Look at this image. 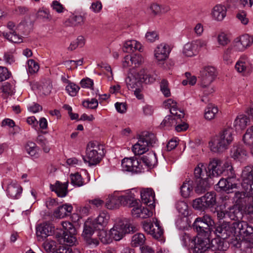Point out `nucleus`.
Masks as SVG:
<instances>
[{"label": "nucleus", "instance_id": "9b49d317", "mask_svg": "<svg viewBox=\"0 0 253 253\" xmlns=\"http://www.w3.org/2000/svg\"><path fill=\"white\" fill-rule=\"evenodd\" d=\"M132 231V227L128 220L126 218L118 219L115 222L113 227L109 230L112 237L115 241H119L123 238L126 234Z\"/></svg>", "mask_w": 253, "mask_h": 253}, {"label": "nucleus", "instance_id": "5fc2aeb1", "mask_svg": "<svg viewBox=\"0 0 253 253\" xmlns=\"http://www.w3.org/2000/svg\"><path fill=\"white\" fill-rule=\"evenodd\" d=\"M68 84L66 86V90L68 94L71 96H75L80 89V87L74 83L67 81Z\"/></svg>", "mask_w": 253, "mask_h": 253}, {"label": "nucleus", "instance_id": "393cba45", "mask_svg": "<svg viewBox=\"0 0 253 253\" xmlns=\"http://www.w3.org/2000/svg\"><path fill=\"white\" fill-rule=\"evenodd\" d=\"M142 202L150 207V208H154L155 205V193L152 189L147 188L143 189L140 192Z\"/></svg>", "mask_w": 253, "mask_h": 253}, {"label": "nucleus", "instance_id": "1a4fd4ad", "mask_svg": "<svg viewBox=\"0 0 253 253\" xmlns=\"http://www.w3.org/2000/svg\"><path fill=\"white\" fill-rule=\"evenodd\" d=\"M216 77V69L211 66L203 67L200 71L199 78L200 84L202 87L208 89L206 94L211 93L214 91L213 87L210 85Z\"/></svg>", "mask_w": 253, "mask_h": 253}, {"label": "nucleus", "instance_id": "a211bd4d", "mask_svg": "<svg viewBox=\"0 0 253 253\" xmlns=\"http://www.w3.org/2000/svg\"><path fill=\"white\" fill-rule=\"evenodd\" d=\"M54 227L51 224L44 222L39 224L36 228V235L39 241H43L48 236L52 234Z\"/></svg>", "mask_w": 253, "mask_h": 253}, {"label": "nucleus", "instance_id": "2f4dec72", "mask_svg": "<svg viewBox=\"0 0 253 253\" xmlns=\"http://www.w3.org/2000/svg\"><path fill=\"white\" fill-rule=\"evenodd\" d=\"M249 121V118L245 115L241 114L237 116L233 124L235 130L240 131L244 129L247 126Z\"/></svg>", "mask_w": 253, "mask_h": 253}, {"label": "nucleus", "instance_id": "ddd939ff", "mask_svg": "<svg viewBox=\"0 0 253 253\" xmlns=\"http://www.w3.org/2000/svg\"><path fill=\"white\" fill-rule=\"evenodd\" d=\"M216 194L214 192H207L204 196L193 202V207L198 210H204L213 207L216 204Z\"/></svg>", "mask_w": 253, "mask_h": 253}, {"label": "nucleus", "instance_id": "864d4df0", "mask_svg": "<svg viewBox=\"0 0 253 253\" xmlns=\"http://www.w3.org/2000/svg\"><path fill=\"white\" fill-rule=\"evenodd\" d=\"M183 54L187 57H192L197 55L198 53L194 48L191 42L185 44L183 49Z\"/></svg>", "mask_w": 253, "mask_h": 253}, {"label": "nucleus", "instance_id": "f03ea898", "mask_svg": "<svg viewBox=\"0 0 253 253\" xmlns=\"http://www.w3.org/2000/svg\"><path fill=\"white\" fill-rule=\"evenodd\" d=\"M233 132L232 128H226L211 138L209 142L211 151L214 153H221L226 150L233 141Z\"/></svg>", "mask_w": 253, "mask_h": 253}, {"label": "nucleus", "instance_id": "6e6552de", "mask_svg": "<svg viewBox=\"0 0 253 253\" xmlns=\"http://www.w3.org/2000/svg\"><path fill=\"white\" fill-rule=\"evenodd\" d=\"M103 155V146L97 142L91 141L87 145L86 155L83 159L90 166L95 165L100 162Z\"/></svg>", "mask_w": 253, "mask_h": 253}, {"label": "nucleus", "instance_id": "bb28decb", "mask_svg": "<svg viewBox=\"0 0 253 253\" xmlns=\"http://www.w3.org/2000/svg\"><path fill=\"white\" fill-rule=\"evenodd\" d=\"M109 219V214L107 212L102 211L95 218L92 220L93 227L96 228V230L104 229L108 224Z\"/></svg>", "mask_w": 253, "mask_h": 253}, {"label": "nucleus", "instance_id": "e2e57ef3", "mask_svg": "<svg viewBox=\"0 0 253 253\" xmlns=\"http://www.w3.org/2000/svg\"><path fill=\"white\" fill-rule=\"evenodd\" d=\"M27 64L28 70L30 73H35L39 70V66L34 60L30 59L28 61Z\"/></svg>", "mask_w": 253, "mask_h": 253}, {"label": "nucleus", "instance_id": "774afa93", "mask_svg": "<svg viewBox=\"0 0 253 253\" xmlns=\"http://www.w3.org/2000/svg\"><path fill=\"white\" fill-rule=\"evenodd\" d=\"M131 64H133L135 67L140 65L143 61V57L140 54H134L131 56Z\"/></svg>", "mask_w": 253, "mask_h": 253}, {"label": "nucleus", "instance_id": "cd10ccee", "mask_svg": "<svg viewBox=\"0 0 253 253\" xmlns=\"http://www.w3.org/2000/svg\"><path fill=\"white\" fill-rule=\"evenodd\" d=\"M165 108L169 109L170 114L177 117L178 119L183 118L184 113L179 109L177 106V103L174 100L170 98L164 102Z\"/></svg>", "mask_w": 253, "mask_h": 253}, {"label": "nucleus", "instance_id": "0eeeda50", "mask_svg": "<svg viewBox=\"0 0 253 253\" xmlns=\"http://www.w3.org/2000/svg\"><path fill=\"white\" fill-rule=\"evenodd\" d=\"M235 231V241L231 244L236 248H240L241 241L246 237L253 235V226L245 221H236L233 222Z\"/></svg>", "mask_w": 253, "mask_h": 253}, {"label": "nucleus", "instance_id": "f8f14e48", "mask_svg": "<svg viewBox=\"0 0 253 253\" xmlns=\"http://www.w3.org/2000/svg\"><path fill=\"white\" fill-rule=\"evenodd\" d=\"M235 231L233 228V222L230 223L228 222H223L217 225L215 229L214 233L220 239L225 246L227 247L226 243L223 241V239L231 238L229 242L235 241Z\"/></svg>", "mask_w": 253, "mask_h": 253}, {"label": "nucleus", "instance_id": "473e14b6", "mask_svg": "<svg viewBox=\"0 0 253 253\" xmlns=\"http://www.w3.org/2000/svg\"><path fill=\"white\" fill-rule=\"evenodd\" d=\"M242 207L237 205H234L228 209L226 211L227 215L231 219L239 220L243 217Z\"/></svg>", "mask_w": 253, "mask_h": 253}, {"label": "nucleus", "instance_id": "a18cd8bd", "mask_svg": "<svg viewBox=\"0 0 253 253\" xmlns=\"http://www.w3.org/2000/svg\"><path fill=\"white\" fill-rule=\"evenodd\" d=\"M99 231L98 234V236L99 238L100 241L104 244H109L112 242V239H113L112 237L111 234L104 229H101V230H99Z\"/></svg>", "mask_w": 253, "mask_h": 253}, {"label": "nucleus", "instance_id": "680f3d73", "mask_svg": "<svg viewBox=\"0 0 253 253\" xmlns=\"http://www.w3.org/2000/svg\"><path fill=\"white\" fill-rule=\"evenodd\" d=\"M236 17L243 25H246L249 23V20L247 17V13L244 10L239 11Z\"/></svg>", "mask_w": 253, "mask_h": 253}, {"label": "nucleus", "instance_id": "f3484780", "mask_svg": "<svg viewBox=\"0 0 253 253\" xmlns=\"http://www.w3.org/2000/svg\"><path fill=\"white\" fill-rule=\"evenodd\" d=\"M226 176H227V178L220 179L216 185V188L229 193L230 190L237 187L238 179L236 177L234 171Z\"/></svg>", "mask_w": 253, "mask_h": 253}, {"label": "nucleus", "instance_id": "13d9d810", "mask_svg": "<svg viewBox=\"0 0 253 253\" xmlns=\"http://www.w3.org/2000/svg\"><path fill=\"white\" fill-rule=\"evenodd\" d=\"M61 224L64 231H61L60 233L76 234V229L71 222L69 221H63Z\"/></svg>", "mask_w": 253, "mask_h": 253}, {"label": "nucleus", "instance_id": "2eb2a0df", "mask_svg": "<svg viewBox=\"0 0 253 253\" xmlns=\"http://www.w3.org/2000/svg\"><path fill=\"white\" fill-rule=\"evenodd\" d=\"M122 168L123 171L136 173H140L144 169L143 165L134 157L123 159L122 161Z\"/></svg>", "mask_w": 253, "mask_h": 253}, {"label": "nucleus", "instance_id": "f257e3e1", "mask_svg": "<svg viewBox=\"0 0 253 253\" xmlns=\"http://www.w3.org/2000/svg\"><path fill=\"white\" fill-rule=\"evenodd\" d=\"M192 243L194 244V253H204L206 251L213 252L216 250H225L228 248V247L224 245L220 239L214 238L210 241L209 237L197 236L194 240H192Z\"/></svg>", "mask_w": 253, "mask_h": 253}, {"label": "nucleus", "instance_id": "58836bf2", "mask_svg": "<svg viewBox=\"0 0 253 253\" xmlns=\"http://www.w3.org/2000/svg\"><path fill=\"white\" fill-rule=\"evenodd\" d=\"M193 182L190 180L185 181L180 187L181 195L184 198L189 197L193 192Z\"/></svg>", "mask_w": 253, "mask_h": 253}, {"label": "nucleus", "instance_id": "8fccbe9b", "mask_svg": "<svg viewBox=\"0 0 253 253\" xmlns=\"http://www.w3.org/2000/svg\"><path fill=\"white\" fill-rule=\"evenodd\" d=\"M145 240L144 234L142 233H137L132 237L131 244L134 247L141 246L144 244Z\"/></svg>", "mask_w": 253, "mask_h": 253}, {"label": "nucleus", "instance_id": "09e8293b", "mask_svg": "<svg viewBox=\"0 0 253 253\" xmlns=\"http://www.w3.org/2000/svg\"><path fill=\"white\" fill-rule=\"evenodd\" d=\"M191 42L194 46V49L195 48L198 53H199L202 49L206 48L208 45V41L202 38L193 40Z\"/></svg>", "mask_w": 253, "mask_h": 253}, {"label": "nucleus", "instance_id": "412c9836", "mask_svg": "<svg viewBox=\"0 0 253 253\" xmlns=\"http://www.w3.org/2000/svg\"><path fill=\"white\" fill-rule=\"evenodd\" d=\"M7 27L10 30L9 33L2 32L0 35L7 39L8 41L14 43H20L22 42V37L17 34L16 30L17 28L12 22H9L7 24Z\"/></svg>", "mask_w": 253, "mask_h": 253}, {"label": "nucleus", "instance_id": "ea45409f", "mask_svg": "<svg viewBox=\"0 0 253 253\" xmlns=\"http://www.w3.org/2000/svg\"><path fill=\"white\" fill-rule=\"evenodd\" d=\"M52 89V84L49 80L42 83L38 86V93L45 96L49 95Z\"/></svg>", "mask_w": 253, "mask_h": 253}, {"label": "nucleus", "instance_id": "69168bd1", "mask_svg": "<svg viewBox=\"0 0 253 253\" xmlns=\"http://www.w3.org/2000/svg\"><path fill=\"white\" fill-rule=\"evenodd\" d=\"M83 105L84 107L93 109L98 106V103L97 99L92 98L90 100L84 101Z\"/></svg>", "mask_w": 253, "mask_h": 253}, {"label": "nucleus", "instance_id": "0e129e2a", "mask_svg": "<svg viewBox=\"0 0 253 253\" xmlns=\"http://www.w3.org/2000/svg\"><path fill=\"white\" fill-rule=\"evenodd\" d=\"M217 40L218 44L222 46H225L229 42L227 35L224 33L218 34Z\"/></svg>", "mask_w": 253, "mask_h": 253}, {"label": "nucleus", "instance_id": "5701e85b", "mask_svg": "<svg viewBox=\"0 0 253 253\" xmlns=\"http://www.w3.org/2000/svg\"><path fill=\"white\" fill-rule=\"evenodd\" d=\"M235 68L240 73L250 72L252 67L248 57L245 55L241 56L235 64Z\"/></svg>", "mask_w": 253, "mask_h": 253}, {"label": "nucleus", "instance_id": "603ef678", "mask_svg": "<svg viewBox=\"0 0 253 253\" xmlns=\"http://www.w3.org/2000/svg\"><path fill=\"white\" fill-rule=\"evenodd\" d=\"M243 140L246 145L253 146V126L247 129L246 133L243 136Z\"/></svg>", "mask_w": 253, "mask_h": 253}, {"label": "nucleus", "instance_id": "e433bc0d", "mask_svg": "<svg viewBox=\"0 0 253 253\" xmlns=\"http://www.w3.org/2000/svg\"><path fill=\"white\" fill-rule=\"evenodd\" d=\"M141 44L135 40H129L125 42L124 44L123 50L126 52H133L135 50L141 51Z\"/></svg>", "mask_w": 253, "mask_h": 253}, {"label": "nucleus", "instance_id": "6e6d98bb", "mask_svg": "<svg viewBox=\"0 0 253 253\" xmlns=\"http://www.w3.org/2000/svg\"><path fill=\"white\" fill-rule=\"evenodd\" d=\"M176 208L178 211L184 217L188 214V205L185 202H177L176 204Z\"/></svg>", "mask_w": 253, "mask_h": 253}, {"label": "nucleus", "instance_id": "aec40b11", "mask_svg": "<svg viewBox=\"0 0 253 253\" xmlns=\"http://www.w3.org/2000/svg\"><path fill=\"white\" fill-rule=\"evenodd\" d=\"M169 45L166 43L158 44L154 50V57L158 61H163L168 58L171 51Z\"/></svg>", "mask_w": 253, "mask_h": 253}, {"label": "nucleus", "instance_id": "a19ab883", "mask_svg": "<svg viewBox=\"0 0 253 253\" xmlns=\"http://www.w3.org/2000/svg\"><path fill=\"white\" fill-rule=\"evenodd\" d=\"M96 229L93 227L92 219H88L84 224V229L83 236L84 238L91 237L94 233V230Z\"/></svg>", "mask_w": 253, "mask_h": 253}, {"label": "nucleus", "instance_id": "f704fd0d", "mask_svg": "<svg viewBox=\"0 0 253 253\" xmlns=\"http://www.w3.org/2000/svg\"><path fill=\"white\" fill-rule=\"evenodd\" d=\"M139 161L142 165L148 168L154 166L157 162V159L156 154L150 152L146 155L143 156Z\"/></svg>", "mask_w": 253, "mask_h": 253}, {"label": "nucleus", "instance_id": "338daca9", "mask_svg": "<svg viewBox=\"0 0 253 253\" xmlns=\"http://www.w3.org/2000/svg\"><path fill=\"white\" fill-rule=\"evenodd\" d=\"M10 78V73L6 68L0 66V82L4 81Z\"/></svg>", "mask_w": 253, "mask_h": 253}, {"label": "nucleus", "instance_id": "9d476101", "mask_svg": "<svg viewBox=\"0 0 253 253\" xmlns=\"http://www.w3.org/2000/svg\"><path fill=\"white\" fill-rule=\"evenodd\" d=\"M214 222L211 216L205 214L196 218L193 224V228L198 233V236L209 237L212 230Z\"/></svg>", "mask_w": 253, "mask_h": 253}, {"label": "nucleus", "instance_id": "4c0bfd02", "mask_svg": "<svg viewBox=\"0 0 253 253\" xmlns=\"http://www.w3.org/2000/svg\"><path fill=\"white\" fill-rule=\"evenodd\" d=\"M243 188L245 190V192H236L234 197V201L236 203L235 205H239L242 207H244L245 206L247 196H253V195H250L243 187Z\"/></svg>", "mask_w": 253, "mask_h": 253}, {"label": "nucleus", "instance_id": "c756f323", "mask_svg": "<svg viewBox=\"0 0 253 253\" xmlns=\"http://www.w3.org/2000/svg\"><path fill=\"white\" fill-rule=\"evenodd\" d=\"M227 9L224 5L222 4H216L211 11L212 18L217 21H221L226 15Z\"/></svg>", "mask_w": 253, "mask_h": 253}, {"label": "nucleus", "instance_id": "dca6fc26", "mask_svg": "<svg viewBox=\"0 0 253 253\" xmlns=\"http://www.w3.org/2000/svg\"><path fill=\"white\" fill-rule=\"evenodd\" d=\"M242 186L250 195H253V166L244 168L242 173Z\"/></svg>", "mask_w": 253, "mask_h": 253}, {"label": "nucleus", "instance_id": "49530a36", "mask_svg": "<svg viewBox=\"0 0 253 253\" xmlns=\"http://www.w3.org/2000/svg\"><path fill=\"white\" fill-rule=\"evenodd\" d=\"M234 52H235L234 49L230 45L224 50L222 55V59L225 64H230L233 62L232 55Z\"/></svg>", "mask_w": 253, "mask_h": 253}, {"label": "nucleus", "instance_id": "7ed1b4c3", "mask_svg": "<svg viewBox=\"0 0 253 253\" xmlns=\"http://www.w3.org/2000/svg\"><path fill=\"white\" fill-rule=\"evenodd\" d=\"M155 80L156 77L148 74L147 71L144 69H141L139 72L132 69L128 73L126 79V83L127 88L130 90L140 86L142 83L151 84Z\"/></svg>", "mask_w": 253, "mask_h": 253}, {"label": "nucleus", "instance_id": "4be33fe9", "mask_svg": "<svg viewBox=\"0 0 253 253\" xmlns=\"http://www.w3.org/2000/svg\"><path fill=\"white\" fill-rule=\"evenodd\" d=\"M153 221L155 222L156 227H157V231L153 230L154 226L151 222L144 221L143 223V228L145 232L152 235L154 238L159 239L163 234V230L161 228L159 221L156 219L155 221L154 220Z\"/></svg>", "mask_w": 253, "mask_h": 253}, {"label": "nucleus", "instance_id": "bf43d9fd", "mask_svg": "<svg viewBox=\"0 0 253 253\" xmlns=\"http://www.w3.org/2000/svg\"><path fill=\"white\" fill-rule=\"evenodd\" d=\"M37 16L38 18L42 19L43 21H49L51 19L49 11L44 8L39 10Z\"/></svg>", "mask_w": 253, "mask_h": 253}, {"label": "nucleus", "instance_id": "7c9ffc66", "mask_svg": "<svg viewBox=\"0 0 253 253\" xmlns=\"http://www.w3.org/2000/svg\"><path fill=\"white\" fill-rule=\"evenodd\" d=\"M75 234L65 233H57L56 236L60 244H64L67 246H71L75 245L77 239Z\"/></svg>", "mask_w": 253, "mask_h": 253}, {"label": "nucleus", "instance_id": "37998d69", "mask_svg": "<svg viewBox=\"0 0 253 253\" xmlns=\"http://www.w3.org/2000/svg\"><path fill=\"white\" fill-rule=\"evenodd\" d=\"M207 171L206 167L203 163L199 164L194 169V176L196 179L205 178L206 177Z\"/></svg>", "mask_w": 253, "mask_h": 253}, {"label": "nucleus", "instance_id": "79ce46f5", "mask_svg": "<svg viewBox=\"0 0 253 253\" xmlns=\"http://www.w3.org/2000/svg\"><path fill=\"white\" fill-rule=\"evenodd\" d=\"M179 121H181V119H178L177 117L171 114L167 116L161 125L163 126L170 127L176 125L179 123Z\"/></svg>", "mask_w": 253, "mask_h": 253}, {"label": "nucleus", "instance_id": "72a5a7b5", "mask_svg": "<svg viewBox=\"0 0 253 253\" xmlns=\"http://www.w3.org/2000/svg\"><path fill=\"white\" fill-rule=\"evenodd\" d=\"M209 178L210 177L206 175L205 178L196 179L195 190L197 194H201L208 190L210 186Z\"/></svg>", "mask_w": 253, "mask_h": 253}, {"label": "nucleus", "instance_id": "b1692460", "mask_svg": "<svg viewBox=\"0 0 253 253\" xmlns=\"http://www.w3.org/2000/svg\"><path fill=\"white\" fill-rule=\"evenodd\" d=\"M22 192L21 186L16 181H11L7 184L6 193L9 198L18 199L20 197Z\"/></svg>", "mask_w": 253, "mask_h": 253}, {"label": "nucleus", "instance_id": "de8ad7c7", "mask_svg": "<svg viewBox=\"0 0 253 253\" xmlns=\"http://www.w3.org/2000/svg\"><path fill=\"white\" fill-rule=\"evenodd\" d=\"M70 179L71 184L75 187H81L85 184L82 176L78 172L71 174Z\"/></svg>", "mask_w": 253, "mask_h": 253}, {"label": "nucleus", "instance_id": "c85d7f7f", "mask_svg": "<svg viewBox=\"0 0 253 253\" xmlns=\"http://www.w3.org/2000/svg\"><path fill=\"white\" fill-rule=\"evenodd\" d=\"M68 182L61 183L57 181L54 184H50V189L54 191L58 197H64L68 193Z\"/></svg>", "mask_w": 253, "mask_h": 253}, {"label": "nucleus", "instance_id": "c9c22d12", "mask_svg": "<svg viewBox=\"0 0 253 253\" xmlns=\"http://www.w3.org/2000/svg\"><path fill=\"white\" fill-rule=\"evenodd\" d=\"M73 210V207L69 204L59 206L54 211V215L59 218H62L70 214Z\"/></svg>", "mask_w": 253, "mask_h": 253}, {"label": "nucleus", "instance_id": "423d86ee", "mask_svg": "<svg viewBox=\"0 0 253 253\" xmlns=\"http://www.w3.org/2000/svg\"><path fill=\"white\" fill-rule=\"evenodd\" d=\"M157 139L154 133L144 131L140 135L138 141L133 145L132 150L135 155H140L148 151L149 147H154Z\"/></svg>", "mask_w": 253, "mask_h": 253}, {"label": "nucleus", "instance_id": "052dcab7", "mask_svg": "<svg viewBox=\"0 0 253 253\" xmlns=\"http://www.w3.org/2000/svg\"><path fill=\"white\" fill-rule=\"evenodd\" d=\"M161 91L164 95L166 97L170 96V91L169 87L168 82L165 80H163L160 84Z\"/></svg>", "mask_w": 253, "mask_h": 253}, {"label": "nucleus", "instance_id": "6ab92c4d", "mask_svg": "<svg viewBox=\"0 0 253 253\" xmlns=\"http://www.w3.org/2000/svg\"><path fill=\"white\" fill-rule=\"evenodd\" d=\"M128 191L119 196H117L115 193L108 195L105 200V207L109 210H114L119 208L121 205L124 206V204L122 202V198L124 197L127 198Z\"/></svg>", "mask_w": 253, "mask_h": 253}, {"label": "nucleus", "instance_id": "4468645a", "mask_svg": "<svg viewBox=\"0 0 253 253\" xmlns=\"http://www.w3.org/2000/svg\"><path fill=\"white\" fill-rule=\"evenodd\" d=\"M253 43V36L244 34L235 38L230 46L235 52H243Z\"/></svg>", "mask_w": 253, "mask_h": 253}, {"label": "nucleus", "instance_id": "c03bdc74", "mask_svg": "<svg viewBox=\"0 0 253 253\" xmlns=\"http://www.w3.org/2000/svg\"><path fill=\"white\" fill-rule=\"evenodd\" d=\"M218 112V109L216 106L209 105L205 110V118L207 120L214 119Z\"/></svg>", "mask_w": 253, "mask_h": 253}, {"label": "nucleus", "instance_id": "39448f33", "mask_svg": "<svg viewBox=\"0 0 253 253\" xmlns=\"http://www.w3.org/2000/svg\"><path fill=\"white\" fill-rule=\"evenodd\" d=\"M234 171L230 162L226 161L223 163L221 160L214 158L210 161L207 176L210 178L217 177L221 174L226 175Z\"/></svg>", "mask_w": 253, "mask_h": 253}, {"label": "nucleus", "instance_id": "a878e982", "mask_svg": "<svg viewBox=\"0 0 253 253\" xmlns=\"http://www.w3.org/2000/svg\"><path fill=\"white\" fill-rule=\"evenodd\" d=\"M230 156L234 160L242 162L246 159L247 153L242 145L236 144L231 148Z\"/></svg>", "mask_w": 253, "mask_h": 253}, {"label": "nucleus", "instance_id": "3c124183", "mask_svg": "<svg viewBox=\"0 0 253 253\" xmlns=\"http://www.w3.org/2000/svg\"><path fill=\"white\" fill-rule=\"evenodd\" d=\"M26 150L31 157L37 158L38 157V148L36 144L33 142H28L25 146Z\"/></svg>", "mask_w": 253, "mask_h": 253}, {"label": "nucleus", "instance_id": "4d7b16f0", "mask_svg": "<svg viewBox=\"0 0 253 253\" xmlns=\"http://www.w3.org/2000/svg\"><path fill=\"white\" fill-rule=\"evenodd\" d=\"M37 142L41 145L44 152L47 153L49 151L48 141L45 137L42 135H39L37 138Z\"/></svg>", "mask_w": 253, "mask_h": 253}, {"label": "nucleus", "instance_id": "20e7f679", "mask_svg": "<svg viewBox=\"0 0 253 253\" xmlns=\"http://www.w3.org/2000/svg\"><path fill=\"white\" fill-rule=\"evenodd\" d=\"M122 199V202L124 204V206L132 208L131 214L133 217L146 218L152 215V211L139 204L135 198L134 194L131 191H128L127 199L125 197Z\"/></svg>", "mask_w": 253, "mask_h": 253}]
</instances>
